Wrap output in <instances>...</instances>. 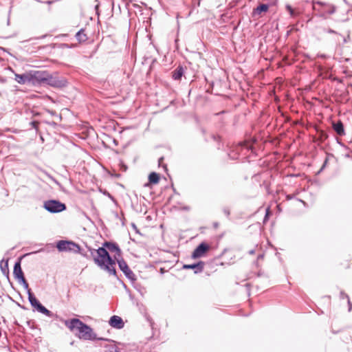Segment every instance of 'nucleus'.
I'll return each mask as SVG.
<instances>
[{
	"mask_svg": "<svg viewBox=\"0 0 352 352\" xmlns=\"http://www.w3.org/2000/svg\"><path fill=\"white\" fill-rule=\"evenodd\" d=\"M91 255L94 263L101 270L107 272L111 275L116 276V260L112 258L106 248L101 247L97 250H92Z\"/></svg>",
	"mask_w": 352,
	"mask_h": 352,
	"instance_id": "1",
	"label": "nucleus"
},
{
	"mask_svg": "<svg viewBox=\"0 0 352 352\" xmlns=\"http://www.w3.org/2000/svg\"><path fill=\"white\" fill-rule=\"evenodd\" d=\"M65 324L71 331L78 330L79 333L78 336L80 339L85 340H104L103 338H98L91 327L78 318L65 320Z\"/></svg>",
	"mask_w": 352,
	"mask_h": 352,
	"instance_id": "2",
	"label": "nucleus"
},
{
	"mask_svg": "<svg viewBox=\"0 0 352 352\" xmlns=\"http://www.w3.org/2000/svg\"><path fill=\"white\" fill-rule=\"evenodd\" d=\"M56 248L59 252H71L74 253H80V250L79 245L72 241L60 240L58 241Z\"/></svg>",
	"mask_w": 352,
	"mask_h": 352,
	"instance_id": "3",
	"label": "nucleus"
},
{
	"mask_svg": "<svg viewBox=\"0 0 352 352\" xmlns=\"http://www.w3.org/2000/svg\"><path fill=\"white\" fill-rule=\"evenodd\" d=\"M43 208L51 213H58L66 210L65 204L54 199L45 201Z\"/></svg>",
	"mask_w": 352,
	"mask_h": 352,
	"instance_id": "4",
	"label": "nucleus"
},
{
	"mask_svg": "<svg viewBox=\"0 0 352 352\" xmlns=\"http://www.w3.org/2000/svg\"><path fill=\"white\" fill-rule=\"evenodd\" d=\"M28 300L30 305L36 308V309L47 316L51 317L52 316V313L45 308L34 296L30 289H28Z\"/></svg>",
	"mask_w": 352,
	"mask_h": 352,
	"instance_id": "5",
	"label": "nucleus"
},
{
	"mask_svg": "<svg viewBox=\"0 0 352 352\" xmlns=\"http://www.w3.org/2000/svg\"><path fill=\"white\" fill-rule=\"evenodd\" d=\"M30 72V79L31 84L34 85H43V82L47 75V71L41 70H31Z\"/></svg>",
	"mask_w": 352,
	"mask_h": 352,
	"instance_id": "6",
	"label": "nucleus"
},
{
	"mask_svg": "<svg viewBox=\"0 0 352 352\" xmlns=\"http://www.w3.org/2000/svg\"><path fill=\"white\" fill-rule=\"evenodd\" d=\"M115 260L117 261L119 268L121 271L124 274L126 277L131 280H135V275L133 272V271L129 267L127 263L122 258L118 259L116 255H114Z\"/></svg>",
	"mask_w": 352,
	"mask_h": 352,
	"instance_id": "7",
	"label": "nucleus"
},
{
	"mask_svg": "<svg viewBox=\"0 0 352 352\" xmlns=\"http://www.w3.org/2000/svg\"><path fill=\"white\" fill-rule=\"evenodd\" d=\"M43 85H50L54 87H62L65 85V81L60 80L58 77L50 74L47 72Z\"/></svg>",
	"mask_w": 352,
	"mask_h": 352,
	"instance_id": "8",
	"label": "nucleus"
},
{
	"mask_svg": "<svg viewBox=\"0 0 352 352\" xmlns=\"http://www.w3.org/2000/svg\"><path fill=\"white\" fill-rule=\"evenodd\" d=\"M103 247L106 248L107 251L115 252V255H116L118 259L122 258V252L117 243L106 241L103 243Z\"/></svg>",
	"mask_w": 352,
	"mask_h": 352,
	"instance_id": "9",
	"label": "nucleus"
},
{
	"mask_svg": "<svg viewBox=\"0 0 352 352\" xmlns=\"http://www.w3.org/2000/svg\"><path fill=\"white\" fill-rule=\"evenodd\" d=\"M210 249V246L203 242L201 243H200L195 249V250L193 251L192 254V257L193 258H200V257H202L204 254L208 251Z\"/></svg>",
	"mask_w": 352,
	"mask_h": 352,
	"instance_id": "10",
	"label": "nucleus"
},
{
	"mask_svg": "<svg viewBox=\"0 0 352 352\" xmlns=\"http://www.w3.org/2000/svg\"><path fill=\"white\" fill-rule=\"evenodd\" d=\"M14 76V80L21 85L31 84L30 72L22 74H15Z\"/></svg>",
	"mask_w": 352,
	"mask_h": 352,
	"instance_id": "11",
	"label": "nucleus"
},
{
	"mask_svg": "<svg viewBox=\"0 0 352 352\" xmlns=\"http://www.w3.org/2000/svg\"><path fill=\"white\" fill-rule=\"evenodd\" d=\"M183 268L186 270H194V272L195 274H198L203 271L204 268V262L199 261L197 263L184 265Z\"/></svg>",
	"mask_w": 352,
	"mask_h": 352,
	"instance_id": "12",
	"label": "nucleus"
},
{
	"mask_svg": "<svg viewBox=\"0 0 352 352\" xmlns=\"http://www.w3.org/2000/svg\"><path fill=\"white\" fill-rule=\"evenodd\" d=\"M109 324L116 329H120L124 327V323L123 320L118 316H113L109 321Z\"/></svg>",
	"mask_w": 352,
	"mask_h": 352,
	"instance_id": "13",
	"label": "nucleus"
},
{
	"mask_svg": "<svg viewBox=\"0 0 352 352\" xmlns=\"http://www.w3.org/2000/svg\"><path fill=\"white\" fill-rule=\"evenodd\" d=\"M13 274L18 280L25 278L23 272L21 267V261H18L15 263L14 266Z\"/></svg>",
	"mask_w": 352,
	"mask_h": 352,
	"instance_id": "14",
	"label": "nucleus"
},
{
	"mask_svg": "<svg viewBox=\"0 0 352 352\" xmlns=\"http://www.w3.org/2000/svg\"><path fill=\"white\" fill-rule=\"evenodd\" d=\"M184 74V69L182 65H179L172 72V78L175 80H179Z\"/></svg>",
	"mask_w": 352,
	"mask_h": 352,
	"instance_id": "15",
	"label": "nucleus"
},
{
	"mask_svg": "<svg viewBox=\"0 0 352 352\" xmlns=\"http://www.w3.org/2000/svg\"><path fill=\"white\" fill-rule=\"evenodd\" d=\"M333 128L338 135H343L344 134V126L341 121L333 123Z\"/></svg>",
	"mask_w": 352,
	"mask_h": 352,
	"instance_id": "16",
	"label": "nucleus"
},
{
	"mask_svg": "<svg viewBox=\"0 0 352 352\" xmlns=\"http://www.w3.org/2000/svg\"><path fill=\"white\" fill-rule=\"evenodd\" d=\"M160 177L159 175L155 172L150 173L148 175L149 183L156 184L159 182Z\"/></svg>",
	"mask_w": 352,
	"mask_h": 352,
	"instance_id": "17",
	"label": "nucleus"
},
{
	"mask_svg": "<svg viewBox=\"0 0 352 352\" xmlns=\"http://www.w3.org/2000/svg\"><path fill=\"white\" fill-rule=\"evenodd\" d=\"M76 38L79 42H84L87 39V35L84 33V30L82 29L80 30L76 34Z\"/></svg>",
	"mask_w": 352,
	"mask_h": 352,
	"instance_id": "18",
	"label": "nucleus"
},
{
	"mask_svg": "<svg viewBox=\"0 0 352 352\" xmlns=\"http://www.w3.org/2000/svg\"><path fill=\"white\" fill-rule=\"evenodd\" d=\"M269 8V6L267 4H261L259 5L255 10L254 12L260 14L261 12H267Z\"/></svg>",
	"mask_w": 352,
	"mask_h": 352,
	"instance_id": "19",
	"label": "nucleus"
},
{
	"mask_svg": "<svg viewBox=\"0 0 352 352\" xmlns=\"http://www.w3.org/2000/svg\"><path fill=\"white\" fill-rule=\"evenodd\" d=\"M0 267L3 274L9 273L8 261L2 260L0 263Z\"/></svg>",
	"mask_w": 352,
	"mask_h": 352,
	"instance_id": "20",
	"label": "nucleus"
},
{
	"mask_svg": "<svg viewBox=\"0 0 352 352\" xmlns=\"http://www.w3.org/2000/svg\"><path fill=\"white\" fill-rule=\"evenodd\" d=\"M103 340H105L104 339ZM106 340L110 342V344L104 346V347L106 348V349L104 350V352H114L113 349H117V347L113 344V342L110 341L109 340Z\"/></svg>",
	"mask_w": 352,
	"mask_h": 352,
	"instance_id": "21",
	"label": "nucleus"
},
{
	"mask_svg": "<svg viewBox=\"0 0 352 352\" xmlns=\"http://www.w3.org/2000/svg\"><path fill=\"white\" fill-rule=\"evenodd\" d=\"M285 8L286 10L289 12L291 16L295 17L298 14V12H296L290 5H286Z\"/></svg>",
	"mask_w": 352,
	"mask_h": 352,
	"instance_id": "22",
	"label": "nucleus"
},
{
	"mask_svg": "<svg viewBox=\"0 0 352 352\" xmlns=\"http://www.w3.org/2000/svg\"><path fill=\"white\" fill-rule=\"evenodd\" d=\"M200 1L201 0H192V10L190 11V13L192 12V10L199 7L200 6Z\"/></svg>",
	"mask_w": 352,
	"mask_h": 352,
	"instance_id": "23",
	"label": "nucleus"
},
{
	"mask_svg": "<svg viewBox=\"0 0 352 352\" xmlns=\"http://www.w3.org/2000/svg\"><path fill=\"white\" fill-rule=\"evenodd\" d=\"M19 283H21L23 287L27 289V292H28V289H29V286H28V283H27L26 280L25 278L21 279L19 280Z\"/></svg>",
	"mask_w": 352,
	"mask_h": 352,
	"instance_id": "24",
	"label": "nucleus"
},
{
	"mask_svg": "<svg viewBox=\"0 0 352 352\" xmlns=\"http://www.w3.org/2000/svg\"><path fill=\"white\" fill-rule=\"evenodd\" d=\"M316 4L321 6V2L320 1L314 2V4H313V9L316 11H318L320 13V15L321 16V8H318L316 6Z\"/></svg>",
	"mask_w": 352,
	"mask_h": 352,
	"instance_id": "25",
	"label": "nucleus"
},
{
	"mask_svg": "<svg viewBox=\"0 0 352 352\" xmlns=\"http://www.w3.org/2000/svg\"><path fill=\"white\" fill-rule=\"evenodd\" d=\"M340 298L342 299V300L345 299V298L349 300V296L344 292L341 291L340 292Z\"/></svg>",
	"mask_w": 352,
	"mask_h": 352,
	"instance_id": "26",
	"label": "nucleus"
},
{
	"mask_svg": "<svg viewBox=\"0 0 352 352\" xmlns=\"http://www.w3.org/2000/svg\"><path fill=\"white\" fill-rule=\"evenodd\" d=\"M223 212L227 217H229L230 212V210L228 208H223Z\"/></svg>",
	"mask_w": 352,
	"mask_h": 352,
	"instance_id": "27",
	"label": "nucleus"
},
{
	"mask_svg": "<svg viewBox=\"0 0 352 352\" xmlns=\"http://www.w3.org/2000/svg\"><path fill=\"white\" fill-rule=\"evenodd\" d=\"M325 31H326V32H327L329 34H337V32L336 31H334L333 30H332L331 28H328Z\"/></svg>",
	"mask_w": 352,
	"mask_h": 352,
	"instance_id": "28",
	"label": "nucleus"
},
{
	"mask_svg": "<svg viewBox=\"0 0 352 352\" xmlns=\"http://www.w3.org/2000/svg\"><path fill=\"white\" fill-rule=\"evenodd\" d=\"M124 3H125V5L126 7L129 6V3L132 2V0H122Z\"/></svg>",
	"mask_w": 352,
	"mask_h": 352,
	"instance_id": "29",
	"label": "nucleus"
},
{
	"mask_svg": "<svg viewBox=\"0 0 352 352\" xmlns=\"http://www.w3.org/2000/svg\"><path fill=\"white\" fill-rule=\"evenodd\" d=\"M163 161H164V157H160V158L159 159V160H158V164H159V166H160L162 164Z\"/></svg>",
	"mask_w": 352,
	"mask_h": 352,
	"instance_id": "30",
	"label": "nucleus"
},
{
	"mask_svg": "<svg viewBox=\"0 0 352 352\" xmlns=\"http://www.w3.org/2000/svg\"><path fill=\"white\" fill-rule=\"evenodd\" d=\"M347 302H348V305H349V311H351V309L352 308V304H351V300H350L349 298V300H347Z\"/></svg>",
	"mask_w": 352,
	"mask_h": 352,
	"instance_id": "31",
	"label": "nucleus"
},
{
	"mask_svg": "<svg viewBox=\"0 0 352 352\" xmlns=\"http://www.w3.org/2000/svg\"><path fill=\"white\" fill-rule=\"evenodd\" d=\"M31 124L32 125L33 127L36 128L38 125V122L33 121L31 122Z\"/></svg>",
	"mask_w": 352,
	"mask_h": 352,
	"instance_id": "32",
	"label": "nucleus"
},
{
	"mask_svg": "<svg viewBox=\"0 0 352 352\" xmlns=\"http://www.w3.org/2000/svg\"><path fill=\"white\" fill-rule=\"evenodd\" d=\"M263 258V254H261L257 256V260L262 259Z\"/></svg>",
	"mask_w": 352,
	"mask_h": 352,
	"instance_id": "33",
	"label": "nucleus"
},
{
	"mask_svg": "<svg viewBox=\"0 0 352 352\" xmlns=\"http://www.w3.org/2000/svg\"><path fill=\"white\" fill-rule=\"evenodd\" d=\"M122 168L123 170L126 171V169H127V166L126 165H124V164H122Z\"/></svg>",
	"mask_w": 352,
	"mask_h": 352,
	"instance_id": "34",
	"label": "nucleus"
},
{
	"mask_svg": "<svg viewBox=\"0 0 352 352\" xmlns=\"http://www.w3.org/2000/svg\"><path fill=\"white\" fill-rule=\"evenodd\" d=\"M254 252H255V250H250V251H249V254H254Z\"/></svg>",
	"mask_w": 352,
	"mask_h": 352,
	"instance_id": "35",
	"label": "nucleus"
},
{
	"mask_svg": "<svg viewBox=\"0 0 352 352\" xmlns=\"http://www.w3.org/2000/svg\"><path fill=\"white\" fill-rule=\"evenodd\" d=\"M318 56L320 57V58H324L326 57V56L324 54H322V55L318 54Z\"/></svg>",
	"mask_w": 352,
	"mask_h": 352,
	"instance_id": "36",
	"label": "nucleus"
},
{
	"mask_svg": "<svg viewBox=\"0 0 352 352\" xmlns=\"http://www.w3.org/2000/svg\"><path fill=\"white\" fill-rule=\"evenodd\" d=\"M333 12H334V9H333V8H331V10H330L329 11H328V12H329V14H331V13H333Z\"/></svg>",
	"mask_w": 352,
	"mask_h": 352,
	"instance_id": "37",
	"label": "nucleus"
},
{
	"mask_svg": "<svg viewBox=\"0 0 352 352\" xmlns=\"http://www.w3.org/2000/svg\"><path fill=\"white\" fill-rule=\"evenodd\" d=\"M46 37V35H43L40 37H38V38H45Z\"/></svg>",
	"mask_w": 352,
	"mask_h": 352,
	"instance_id": "38",
	"label": "nucleus"
},
{
	"mask_svg": "<svg viewBox=\"0 0 352 352\" xmlns=\"http://www.w3.org/2000/svg\"><path fill=\"white\" fill-rule=\"evenodd\" d=\"M163 167H164V168L165 170H166V169H167V168H166V164H163Z\"/></svg>",
	"mask_w": 352,
	"mask_h": 352,
	"instance_id": "39",
	"label": "nucleus"
},
{
	"mask_svg": "<svg viewBox=\"0 0 352 352\" xmlns=\"http://www.w3.org/2000/svg\"><path fill=\"white\" fill-rule=\"evenodd\" d=\"M113 351L114 352H120L119 351H118V349H113Z\"/></svg>",
	"mask_w": 352,
	"mask_h": 352,
	"instance_id": "40",
	"label": "nucleus"
}]
</instances>
